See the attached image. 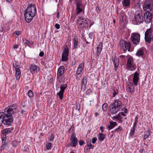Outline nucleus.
<instances>
[{
    "label": "nucleus",
    "instance_id": "49530a36",
    "mask_svg": "<svg viewBox=\"0 0 153 153\" xmlns=\"http://www.w3.org/2000/svg\"><path fill=\"white\" fill-rule=\"evenodd\" d=\"M135 129H134V128H133L130 131V134L131 136H133L134 132H135Z\"/></svg>",
    "mask_w": 153,
    "mask_h": 153
},
{
    "label": "nucleus",
    "instance_id": "a878e982",
    "mask_svg": "<svg viewBox=\"0 0 153 153\" xmlns=\"http://www.w3.org/2000/svg\"><path fill=\"white\" fill-rule=\"evenodd\" d=\"M127 90L128 92H130V93H132L134 91V87H133V84H131L130 86H129V85H128L127 87Z\"/></svg>",
    "mask_w": 153,
    "mask_h": 153
},
{
    "label": "nucleus",
    "instance_id": "b1692460",
    "mask_svg": "<svg viewBox=\"0 0 153 153\" xmlns=\"http://www.w3.org/2000/svg\"><path fill=\"white\" fill-rule=\"evenodd\" d=\"M117 125V123L116 122H113L112 121H110V125H108V128L109 130H110L113 128Z\"/></svg>",
    "mask_w": 153,
    "mask_h": 153
},
{
    "label": "nucleus",
    "instance_id": "e2e57ef3",
    "mask_svg": "<svg viewBox=\"0 0 153 153\" xmlns=\"http://www.w3.org/2000/svg\"><path fill=\"white\" fill-rule=\"evenodd\" d=\"M21 112L22 114H25L26 112L25 110L22 109V110L21 111Z\"/></svg>",
    "mask_w": 153,
    "mask_h": 153
},
{
    "label": "nucleus",
    "instance_id": "c756f323",
    "mask_svg": "<svg viewBox=\"0 0 153 153\" xmlns=\"http://www.w3.org/2000/svg\"><path fill=\"white\" fill-rule=\"evenodd\" d=\"M105 137V135L102 133H100L99 134L98 138L99 140L101 141H103Z\"/></svg>",
    "mask_w": 153,
    "mask_h": 153
},
{
    "label": "nucleus",
    "instance_id": "e433bc0d",
    "mask_svg": "<svg viewBox=\"0 0 153 153\" xmlns=\"http://www.w3.org/2000/svg\"><path fill=\"white\" fill-rule=\"evenodd\" d=\"M108 104L106 103H105L102 105V109L104 111H105L107 109Z\"/></svg>",
    "mask_w": 153,
    "mask_h": 153
},
{
    "label": "nucleus",
    "instance_id": "8fccbe9b",
    "mask_svg": "<svg viewBox=\"0 0 153 153\" xmlns=\"http://www.w3.org/2000/svg\"><path fill=\"white\" fill-rule=\"evenodd\" d=\"M97 139L96 137L92 138V143L93 144L95 143L97 140Z\"/></svg>",
    "mask_w": 153,
    "mask_h": 153
},
{
    "label": "nucleus",
    "instance_id": "a211bd4d",
    "mask_svg": "<svg viewBox=\"0 0 153 153\" xmlns=\"http://www.w3.org/2000/svg\"><path fill=\"white\" fill-rule=\"evenodd\" d=\"M111 60L113 62L114 69L116 71L117 68L119 65V60L117 58L112 56L111 58Z\"/></svg>",
    "mask_w": 153,
    "mask_h": 153
},
{
    "label": "nucleus",
    "instance_id": "20e7f679",
    "mask_svg": "<svg viewBox=\"0 0 153 153\" xmlns=\"http://www.w3.org/2000/svg\"><path fill=\"white\" fill-rule=\"evenodd\" d=\"M153 32V30L150 28L148 29L145 33V41L148 43H150L151 41L153 40V35L152 34Z\"/></svg>",
    "mask_w": 153,
    "mask_h": 153
},
{
    "label": "nucleus",
    "instance_id": "dca6fc26",
    "mask_svg": "<svg viewBox=\"0 0 153 153\" xmlns=\"http://www.w3.org/2000/svg\"><path fill=\"white\" fill-rule=\"evenodd\" d=\"M65 71V67L62 65L59 67L57 73V78L59 79L61 77Z\"/></svg>",
    "mask_w": 153,
    "mask_h": 153
},
{
    "label": "nucleus",
    "instance_id": "f8f14e48",
    "mask_svg": "<svg viewBox=\"0 0 153 153\" xmlns=\"http://www.w3.org/2000/svg\"><path fill=\"white\" fill-rule=\"evenodd\" d=\"M71 142L68 145V147H76L78 143V140L76 137L75 134H72L70 138Z\"/></svg>",
    "mask_w": 153,
    "mask_h": 153
},
{
    "label": "nucleus",
    "instance_id": "1a4fd4ad",
    "mask_svg": "<svg viewBox=\"0 0 153 153\" xmlns=\"http://www.w3.org/2000/svg\"><path fill=\"white\" fill-rule=\"evenodd\" d=\"M134 59L132 57H129L128 59L126 67L127 69L131 71H133L136 69V68L133 65Z\"/></svg>",
    "mask_w": 153,
    "mask_h": 153
},
{
    "label": "nucleus",
    "instance_id": "aec40b11",
    "mask_svg": "<svg viewBox=\"0 0 153 153\" xmlns=\"http://www.w3.org/2000/svg\"><path fill=\"white\" fill-rule=\"evenodd\" d=\"M87 78L86 76H85L83 78L82 81V86L81 87V90L84 91L85 90L86 85L87 84Z\"/></svg>",
    "mask_w": 153,
    "mask_h": 153
},
{
    "label": "nucleus",
    "instance_id": "6ab92c4d",
    "mask_svg": "<svg viewBox=\"0 0 153 153\" xmlns=\"http://www.w3.org/2000/svg\"><path fill=\"white\" fill-rule=\"evenodd\" d=\"M139 73L137 72H135L134 74V77L133 78V83L136 86L137 85V83L139 80Z\"/></svg>",
    "mask_w": 153,
    "mask_h": 153
},
{
    "label": "nucleus",
    "instance_id": "cd10ccee",
    "mask_svg": "<svg viewBox=\"0 0 153 153\" xmlns=\"http://www.w3.org/2000/svg\"><path fill=\"white\" fill-rule=\"evenodd\" d=\"M78 39L77 37L76 36L74 37V49H76L78 48Z\"/></svg>",
    "mask_w": 153,
    "mask_h": 153
},
{
    "label": "nucleus",
    "instance_id": "69168bd1",
    "mask_svg": "<svg viewBox=\"0 0 153 153\" xmlns=\"http://www.w3.org/2000/svg\"><path fill=\"white\" fill-rule=\"evenodd\" d=\"M121 58H124L125 57V55H120L119 56Z\"/></svg>",
    "mask_w": 153,
    "mask_h": 153
},
{
    "label": "nucleus",
    "instance_id": "473e14b6",
    "mask_svg": "<svg viewBox=\"0 0 153 153\" xmlns=\"http://www.w3.org/2000/svg\"><path fill=\"white\" fill-rule=\"evenodd\" d=\"M13 66L15 68L16 71L20 70L19 68H20L19 65H18V63L15 62V63H13Z\"/></svg>",
    "mask_w": 153,
    "mask_h": 153
},
{
    "label": "nucleus",
    "instance_id": "58836bf2",
    "mask_svg": "<svg viewBox=\"0 0 153 153\" xmlns=\"http://www.w3.org/2000/svg\"><path fill=\"white\" fill-rule=\"evenodd\" d=\"M74 128V126L73 124H72L71 126V127L69 128L68 130V132L69 133H71L73 131Z\"/></svg>",
    "mask_w": 153,
    "mask_h": 153
},
{
    "label": "nucleus",
    "instance_id": "de8ad7c7",
    "mask_svg": "<svg viewBox=\"0 0 153 153\" xmlns=\"http://www.w3.org/2000/svg\"><path fill=\"white\" fill-rule=\"evenodd\" d=\"M54 139V136L53 134H51L50 136V140L51 141H53Z\"/></svg>",
    "mask_w": 153,
    "mask_h": 153
},
{
    "label": "nucleus",
    "instance_id": "5701e85b",
    "mask_svg": "<svg viewBox=\"0 0 153 153\" xmlns=\"http://www.w3.org/2000/svg\"><path fill=\"white\" fill-rule=\"evenodd\" d=\"M30 69L31 73L32 74H34L37 71V66L34 64L31 65L30 67Z\"/></svg>",
    "mask_w": 153,
    "mask_h": 153
},
{
    "label": "nucleus",
    "instance_id": "4be33fe9",
    "mask_svg": "<svg viewBox=\"0 0 153 153\" xmlns=\"http://www.w3.org/2000/svg\"><path fill=\"white\" fill-rule=\"evenodd\" d=\"M102 48V43L100 42L98 46L97 47V55L98 56L100 54Z\"/></svg>",
    "mask_w": 153,
    "mask_h": 153
},
{
    "label": "nucleus",
    "instance_id": "338daca9",
    "mask_svg": "<svg viewBox=\"0 0 153 153\" xmlns=\"http://www.w3.org/2000/svg\"><path fill=\"white\" fill-rule=\"evenodd\" d=\"M87 145H89V144H91V141L90 140H88L87 141Z\"/></svg>",
    "mask_w": 153,
    "mask_h": 153
},
{
    "label": "nucleus",
    "instance_id": "f704fd0d",
    "mask_svg": "<svg viewBox=\"0 0 153 153\" xmlns=\"http://www.w3.org/2000/svg\"><path fill=\"white\" fill-rule=\"evenodd\" d=\"M90 149L88 145H86L84 148V151L85 152H87L90 150Z\"/></svg>",
    "mask_w": 153,
    "mask_h": 153
},
{
    "label": "nucleus",
    "instance_id": "f257e3e1",
    "mask_svg": "<svg viewBox=\"0 0 153 153\" xmlns=\"http://www.w3.org/2000/svg\"><path fill=\"white\" fill-rule=\"evenodd\" d=\"M17 111L18 106L16 104L6 108L4 112H2L3 114L2 117L3 124L8 126H11L13 120V118L12 115L14 114H16Z\"/></svg>",
    "mask_w": 153,
    "mask_h": 153
},
{
    "label": "nucleus",
    "instance_id": "7ed1b4c3",
    "mask_svg": "<svg viewBox=\"0 0 153 153\" xmlns=\"http://www.w3.org/2000/svg\"><path fill=\"white\" fill-rule=\"evenodd\" d=\"M143 9L147 12H150L153 9V0H146L143 4Z\"/></svg>",
    "mask_w": 153,
    "mask_h": 153
},
{
    "label": "nucleus",
    "instance_id": "4c0bfd02",
    "mask_svg": "<svg viewBox=\"0 0 153 153\" xmlns=\"http://www.w3.org/2000/svg\"><path fill=\"white\" fill-rule=\"evenodd\" d=\"M83 69L81 68H79L77 69L76 71V74H81L82 71L83 70Z\"/></svg>",
    "mask_w": 153,
    "mask_h": 153
},
{
    "label": "nucleus",
    "instance_id": "f03ea898",
    "mask_svg": "<svg viewBox=\"0 0 153 153\" xmlns=\"http://www.w3.org/2000/svg\"><path fill=\"white\" fill-rule=\"evenodd\" d=\"M36 14V8L33 4H30L27 7L24 13V16L26 21L30 22Z\"/></svg>",
    "mask_w": 153,
    "mask_h": 153
},
{
    "label": "nucleus",
    "instance_id": "2f4dec72",
    "mask_svg": "<svg viewBox=\"0 0 153 153\" xmlns=\"http://www.w3.org/2000/svg\"><path fill=\"white\" fill-rule=\"evenodd\" d=\"M118 90L117 88H115L113 89L112 93L113 97H115L116 95L118 94Z\"/></svg>",
    "mask_w": 153,
    "mask_h": 153
},
{
    "label": "nucleus",
    "instance_id": "6e6552de",
    "mask_svg": "<svg viewBox=\"0 0 153 153\" xmlns=\"http://www.w3.org/2000/svg\"><path fill=\"white\" fill-rule=\"evenodd\" d=\"M75 1L76 5V15H78L83 11V4L81 0H75Z\"/></svg>",
    "mask_w": 153,
    "mask_h": 153
},
{
    "label": "nucleus",
    "instance_id": "9b49d317",
    "mask_svg": "<svg viewBox=\"0 0 153 153\" xmlns=\"http://www.w3.org/2000/svg\"><path fill=\"white\" fill-rule=\"evenodd\" d=\"M77 22L80 27H88V24L87 20L82 17H79L77 19Z\"/></svg>",
    "mask_w": 153,
    "mask_h": 153
},
{
    "label": "nucleus",
    "instance_id": "603ef678",
    "mask_svg": "<svg viewBox=\"0 0 153 153\" xmlns=\"http://www.w3.org/2000/svg\"><path fill=\"white\" fill-rule=\"evenodd\" d=\"M55 27L57 29H58L60 28V25L57 23L55 25Z\"/></svg>",
    "mask_w": 153,
    "mask_h": 153
},
{
    "label": "nucleus",
    "instance_id": "c9c22d12",
    "mask_svg": "<svg viewBox=\"0 0 153 153\" xmlns=\"http://www.w3.org/2000/svg\"><path fill=\"white\" fill-rule=\"evenodd\" d=\"M27 94L28 96L30 98L33 97V92L31 90H29L27 93Z\"/></svg>",
    "mask_w": 153,
    "mask_h": 153
},
{
    "label": "nucleus",
    "instance_id": "c03bdc74",
    "mask_svg": "<svg viewBox=\"0 0 153 153\" xmlns=\"http://www.w3.org/2000/svg\"><path fill=\"white\" fill-rule=\"evenodd\" d=\"M2 146L3 148L4 149H7L8 148V145L7 143H6L5 144H2Z\"/></svg>",
    "mask_w": 153,
    "mask_h": 153
},
{
    "label": "nucleus",
    "instance_id": "bf43d9fd",
    "mask_svg": "<svg viewBox=\"0 0 153 153\" xmlns=\"http://www.w3.org/2000/svg\"><path fill=\"white\" fill-rule=\"evenodd\" d=\"M18 47L19 45L17 44L13 45V48L14 49L17 48Z\"/></svg>",
    "mask_w": 153,
    "mask_h": 153
},
{
    "label": "nucleus",
    "instance_id": "3c124183",
    "mask_svg": "<svg viewBox=\"0 0 153 153\" xmlns=\"http://www.w3.org/2000/svg\"><path fill=\"white\" fill-rule=\"evenodd\" d=\"M79 68H81L83 69L84 68V65L83 63H81L79 65Z\"/></svg>",
    "mask_w": 153,
    "mask_h": 153
},
{
    "label": "nucleus",
    "instance_id": "423d86ee",
    "mask_svg": "<svg viewBox=\"0 0 153 153\" xmlns=\"http://www.w3.org/2000/svg\"><path fill=\"white\" fill-rule=\"evenodd\" d=\"M130 39L134 44L138 45L140 42V35L137 33H132L131 34Z\"/></svg>",
    "mask_w": 153,
    "mask_h": 153
},
{
    "label": "nucleus",
    "instance_id": "37998d69",
    "mask_svg": "<svg viewBox=\"0 0 153 153\" xmlns=\"http://www.w3.org/2000/svg\"><path fill=\"white\" fill-rule=\"evenodd\" d=\"M11 143L13 146L14 147H16L18 144L17 142L16 141H12L11 142Z\"/></svg>",
    "mask_w": 153,
    "mask_h": 153
},
{
    "label": "nucleus",
    "instance_id": "412c9836",
    "mask_svg": "<svg viewBox=\"0 0 153 153\" xmlns=\"http://www.w3.org/2000/svg\"><path fill=\"white\" fill-rule=\"evenodd\" d=\"M111 104L120 109L121 108L122 106L121 102L119 101L118 100H116L114 101L113 103H111Z\"/></svg>",
    "mask_w": 153,
    "mask_h": 153
},
{
    "label": "nucleus",
    "instance_id": "4d7b16f0",
    "mask_svg": "<svg viewBox=\"0 0 153 153\" xmlns=\"http://www.w3.org/2000/svg\"><path fill=\"white\" fill-rule=\"evenodd\" d=\"M119 114H120V116L122 115L123 116L125 117L126 116V114L123 112H122L119 113Z\"/></svg>",
    "mask_w": 153,
    "mask_h": 153
},
{
    "label": "nucleus",
    "instance_id": "0eeeda50",
    "mask_svg": "<svg viewBox=\"0 0 153 153\" xmlns=\"http://www.w3.org/2000/svg\"><path fill=\"white\" fill-rule=\"evenodd\" d=\"M12 130V128H5L1 131V136L2 143H5L7 138V135L10 133Z\"/></svg>",
    "mask_w": 153,
    "mask_h": 153
},
{
    "label": "nucleus",
    "instance_id": "6e6d98bb",
    "mask_svg": "<svg viewBox=\"0 0 153 153\" xmlns=\"http://www.w3.org/2000/svg\"><path fill=\"white\" fill-rule=\"evenodd\" d=\"M90 149H93L94 147V146L92 145L91 144H89V145H88Z\"/></svg>",
    "mask_w": 153,
    "mask_h": 153
},
{
    "label": "nucleus",
    "instance_id": "09e8293b",
    "mask_svg": "<svg viewBox=\"0 0 153 153\" xmlns=\"http://www.w3.org/2000/svg\"><path fill=\"white\" fill-rule=\"evenodd\" d=\"M24 42L25 44L27 45H31V43L27 40H25L24 41Z\"/></svg>",
    "mask_w": 153,
    "mask_h": 153
},
{
    "label": "nucleus",
    "instance_id": "774afa93",
    "mask_svg": "<svg viewBox=\"0 0 153 153\" xmlns=\"http://www.w3.org/2000/svg\"><path fill=\"white\" fill-rule=\"evenodd\" d=\"M125 113H127L128 112V110L126 108H125V110L124 111Z\"/></svg>",
    "mask_w": 153,
    "mask_h": 153
},
{
    "label": "nucleus",
    "instance_id": "0e129e2a",
    "mask_svg": "<svg viewBox=\"0 0 153 153\" xmlns=\"http://www.w3.org/2000/svg\"><path fill=\"white\" fill-rule=\"evenodd\" d=\"M59 12H58L57 13V15H56L58 19L59 18Z\"/></svg>",
    "mask_w": 153,
    "mask_h": 153
},
{
    "label": "nucleus",
    "instance_id": "ddd939ff",
    "mask_svg": "<svg viewBox=\"0 0 153 153\" xmlns=\"http://www.w3.org/2000/svg\"><path fill=\"white\" fill-rule=\"evenodd\" d=\"M67 87V85L66 84H64L60 86V91L57 94V95L59 96L60 100H62V99L64 91Z\"/></svg>",
    "mask_w": 153,
    "mask_h": 153
},
{
    "label": "nucleus",
    "instance_id": "bb28decb",
    "mask_svg": "<svg viewBox=\"0 0 153 153\" xmlns=\"http://www.w3.org/2000/svg\"><path fill=\"white\" fill-rule=\"evenodd\" d=\"M126 16L123 10L120 11V18L122 19L123 21H126Z\"/></svg>",
    "mask_w": 153,
    "mask_h": 153
},
{
    "label": "nucleus",
    "instance_id": "864d4df0",
    "mask_svg": "<svg viewBox=\"0 0 153 153\" xmlns=\"http://www.w3.org/2000/svg\"><path fill=\"white\" fill-rule=\"evenodd\" d=\"M44 53L43 51L39 53V56L41 57H42L44 56Z\"/></svg>",
    "mask_w": 153,
    "mask_h": 153
},
{
    "label": "nucleus",
    "instance_id": "680f3d73",
    "mask_svg": "<svg viewBox=\"0 0 153 153\" xmlns=\"http://www.w3.org/2000/svg\"><path fill=\"white\" fill-rule=\"evenodd\" d=\"M144 151V150L143 149H140L139 151L140 153H143V152Z\"/></svg>",
    "mask_w": 153,
    "mask_h": 153
},
{
    "label": "nucleus",
    "instance_id": "a18cd8bd",
    "mask_svg": "<svg viewBox=\"0 0 153 153\" xmlns=\"http://www.w3.org/2000/svg\"><path fill=\"white\" fill-rule=\"evenodd\" d=\"M150 135V133L149 132L147 133V134H144L143 137L144 140H146L147 138Z\"/></svg>",
    "mask_w": 153,
    "mask_h": 153
},
{
    "label": "nucleus",
    "instance_id": "5fc2aeb1",
    "mask_svg": "<svg viewBox=\"0 0 153 153\" xmlns=\"http://www.w3.org/2000/svg\"><path fill=\"white\" fill-rule=\"evenodd\" d=\"M84 143V142L83 140H80L79 142V145L82 146Z\"/></svg>",
    "mask_w": 153,
    "mask_h": 153
},
{
    "label": "nucleus",
    "instance_id": "72a5a7b5",
    "mask_svg": "<svg viewBox=\"0 0 153 153\" xmlns=\"http://www.w3.org/2000/svg\"><path fill=\"white\" fill-rule=\"evenodd\" d=\"M138 118L136 116L135 118L134 122V123L133 128L134 129H135V128L136 127L137 123L138 121Z\"/></svg>",
    "mask_w": 153,
    "mask_h": 153
},
{
    "label": "nucleus",
    "instance_id": "ea45409f",
    "mask_svg": "<svg viewBox=\"0 0 153 153\" xmlns=\"http://www.w3.org/2000/svg\"><path fill=\"white\" fill-rule=\"evenodd\" d=\"M113 118L116 119L117 120H120V119H122L123 117H121L120 114L119 113L116 116H114L113 117Z\"/></svg>",
    "mask_w": 153,
    "mask_h": 153
},
{
    "label": "nucleus",
    "instance_id": "052dcab7",
    "mask_svg": "<svg viewBox=\"0 0 153 153\" xmlns=\"http://www.w3.org/2000/svg\"><path fill=\"white\" fill-rule=\"evenodd\" d=\"M100 130H101V131L102 132H103L104 131V130H103V129H104V128L102 126H101L100 127Z\"/></svg>",
    "mask_w": 153,
    "mask_h": 153
},
{
    "label": "nucleus",
    "instance_id": "4468645a",
    "mask_svg": "<svg viewBox=\"0 0 153 153\" xmlns=\"http://www.w3.org/2000/svg\"><path fill=\"white\" fill-rule=\"evenodd\" d=\"M152 15L149 12L145 13L144 14V19L146 23L150 22L152 19Z\"/></svg>",
    "mask_w": 153,
    "mask_h": 153
},
{
    "label": "nucleus",
    "instance_id": "393cba45",
    "mask_svg": "<svg viewBox=\"0 0 153 153\" xmlns=\"http://www.w3.org/2000/svg\"><path fill=\"white\" fill-rule=\"evenodd\" d=\"M144 53V50L142 48L139 49L137 51L136 55L137 56L140 57L143 56Z\"/></svg>",
    "mask_w": 153,
    "mask_h": 153
},
{
    "label": "nucleus",
    "instance_id": "9d476101",
    "mask_svg": "<svg viewBox=\"0 0 153 153\" xmlns=\"http://www.w3.org/2000/svg\"><path fill=\"white\" fill-rule=\"evenodd\" d=\"M121 43L120 47L124 52L127 50L128 51H130L131 45L129 42H127L124 40H123L121 41Z\"/></svg>",
    "mask_w": 153,
    "mask_h": 153
},
{
    "label": "nucleus",
    "instance_id": "c85d7f7f",
    "mask_svg": "<svg viewBox=\"0 0 153 153\" xmlns=\"http://www.w3.org/2000/svg\"><path fill=\"white\" fill-rule=\"evenodd\" d=\"M122 3L124 7L128 6L130 4V0H123Z\"/></svg>",
    "mask_w": 153,
    "mask_h": 153
},
{
    "label": "nucleus",
    "instance_id": "2eb2a0df",
    "mask_svg": "<svg viewBox=\"0 0 153 153\" xmlns=\"http://www.w3.org/2000/svg\"><path fill=\"white\" fill-rule=\"evenodd\" d=\"M69 53L68 48L67 46H66L64 49V52L62 55V61H66L68 60V57Z\"/></svg>",
    "mask_w": 153,
    "mask_h": 153
},
{
    "label": "nucleus",
    "instance_id": "a19ab883",
    "mask_svg": "<svg viewBox=\"0 0 153 153\" xmlns=\"http://www.w3.org/2000/svg\"><path fill=\"white\" fill-rule=\"evenodd\" d=\"M122 130V128L120 126H119L117 128H116L114 131L119 132L120 131Z\"/></svg>",
    "mask_w": 153,
    "mask_h": 153
},
{
    "label": "nucleus",
    "instance_id": "f3484780",
    "mask_svg": "<svg viewBox=\"0 0 153 153\" xmlns=\"http://www.w3.org/2000/svg\"><path fill=\"white\" fill-rule=\"evenodd\" d=\"M110 111L111 114H114L117 113L120 109L111 104L109 106Z\"/></svg>",
    "mask_w": 153,
    "mask_h": 153
},
{
    "label": "nucleus",
    "instance_id": "79ce46f5",
    "mask_svg": "<svg viewBox=\"0 0 153 153\" xmlns=\"http://www.w3.org/2000/svg\"><path fill=\"white\" fill-rule=\"evenodd\" d=\"M51 145L52 143H47L46 144V146L47 149H51Z\"/></svg>",
    "mask_w": 153,
    "mask_h": 153
},
{
    "label": "nucleus",
    "instance_id": "39448f33",
    "mask_svg": "<svg viewBox=\"0 0 153 153\" xmlns=\"http://www.w3.org/2000/svg\"><path fill=\"white\" fill-rule=\"evenodd\" d=\"M143 13L142 10H137L135 13L134 18L137 24H140L143 21Z\"/></svg>",
    "mask_w": 153,
    "mask_h": 153
},
{
    "label": "nucleus",
    "instance_id": "13d9d810",
    "mask_svg": "<svg viewBox=\"0 0 153 153\" xmlns=\"http://www.w3.org/2000/svg\"><path fill=\"white\" fill-rule=\"evenodd\" d=\"M15 33L16 34L17 36H18L21 34V32L19 31H17L15 32Z\"/></svg>",
    "mask_w": 153,
    "mask_h": 153
},
{
    "label": "nucleus",
    "instance_id": "7c9ffc66",
    "mask_svg": "<svg viewBox=\"0 0 153 153\" xmlns=\"http://www.w3.org/2000/svg\"><path fill=\"white\" fill-rule=\"evenodd\" d=\"M21 76V72L20 70L16 71V77L17 80L19 79Z\"/></svg>",
    "mask_w": 153,
    "mask_h": 153
}]
</instances>
